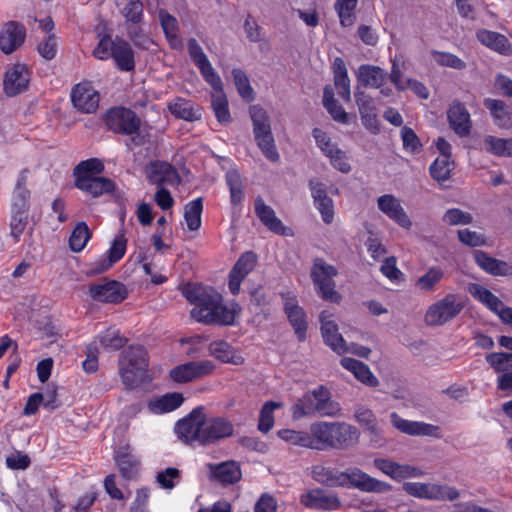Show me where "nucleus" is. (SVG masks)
Segmentation results:
<instances>
[{"mask_svg": "<svg viewBox=\"0 0 512 512\" xmlns=\"http://www.w3.org/2000/svg\"><path fill=\"white\" fill-rule=\"evenodd\" d=\"M254 209L257 217L270 231L278 235H289V229L276 216L275 211L261 197L256 198Z\"/></svg>", "mask_w": 512, "mask_h": 512, "instance_id": "obj_31", "label": "nucleus"}, {"mask_svg": "<svg viewBox=\"0 0 512 512\" xmlns=\"http://www.w3.org/2000/svg\"><path fill=\"white\" fill-rule=\"evenodd\" d=\"M202 209L201 198L194 199L185 205L184 218L189 230L195 231L200 228Z\"/></svg>", "mask_w": 512, "mask_h": 512, "instance_id": "obj_53", "label": "nucleus"}, {"mask_svg": "<svg viewBox=\"0 0 512 512\" xmlns=\"http://www.w3.org/2000/svg\"><path fill=\"white\" fill-rule=\"evenodd\" d=\"M338 274L335 266L323 259H316L311 269V278L320 297L332 303H339L341 295L335 289L334 277Z\"/></svg>", "mask_w": 512, "mask_h": 512, "instance_id": "obj_7", "label": "nucleus"}, {"mask_svg": "<svg viewBox=\"0 0 512 512\" xmlns=\"http://www.w3.org/2000/svg\"><path fill=\"white\" fill-rule=\"evenodd\" d=\"M226 182L230 190L231 201L238 204L243 198V185L237 170H229L226 173Z\"/></svg>", "mask_w": 512, "mask_h": 512, "instance_id": "obj_62", "label": "nucleus"}, {"mask_svg": "<svg viewBox=\"0 0 512 512\" xmlns=\"http://www.w3.org/2000/svg\"><path fill=\"white\" fill-rule=\"evenodd\" d=\"M120 12L127 22L138 24L142 20L143 4L140 0H128L126 4L120 8Z\"/></svg>", "mask_w": 512, "mask_h": 512, "instance_id": "obj_64", "label": "nucleus"}, {"mask_svg": "<svg viewBox=\"0 0 512 512\" xmlns=\"http://www.w3.org/2000/svg\"><path fill=\"white\" fill-rule=\"evenodd\" d=\"M183 402L182 393L172 392L150 400L147 407L151 413L159 415L176 410Z\"/></svg>", "mask_w": 512, "mask_h": 512, "instance_id": "obj_37", "label": "nucleus"}, {"mask_svg": "<svg viewBox=\"0 0 512 512\" xmlns=\"http://www.w3.org/2000/svg\"><path fill=\"white\" fill-rule=\"evenodd\" d=\"M454 169V162L448 157H438L430 166V174L436 181H445L450 178Z\"/></svg>", "mask_w": 512, "mask_h": 512, "instance_id": "obj_59", "label": "nucleus"}, {"mask_svg": "<svg viewBox=\"0 0 512 512\" xmlns=\"http://www.w3.org/2000/svg\"><path fill=\"white\" fill-rule=\"evenodd\" d=\"M485 360L495 372L505 373L512 369V353H489L485 356Z\"/></svg>", "mask_w": 512, "mask_h": 512, "instance_id": "obj_61", "label": "nucleus"}, {"mask_svg": "<svg viewBox=\"0 0 512 512\" xmlns=\"http://www.w3.org/2000/svg\"><path fill=\"white\" fill-rule=\"evenodd\" d=\"M187 49L191 60L199 69L203 79L211 86L213 90H220V87L223 86V82L218 73L213 68L211 62L209 61L197 40L194 38L189 39L187 43Z\"/></svg>", "mask_w": 512, "mask_h": 512, "instance_id": "obj_14", "label": "nucleus"}, {"mask_svg": "<svg viewBox=\"0 0 512 512\" xmlns=\"http://www.w3.org/2000/svg\"><path fill=\"white\" fill-rule=\"evenodd\" d=\"M354 96L362 124L372 134H377L379 132V123L374 99L366 92L359 89L355 91Z\"/></svg>", "mask_w": 512, "mask_h": 512, "instance_id": "obj_24", "label": "nucleus"}, {"mask_svg": "<svg viewBox=\"0 0 512 512\" xmlns=\"http://www.w3.org/2000/svg\"><path fill=\"white\" fill-rule=\"evenodd\" d=\"M257 256L252 251L243 253L229 273V289L233 295L240 291L241 282L254 269Z\"/></svg>", "mask_w": 512, "mask_h": 512, "instance_id": "obj_22", "label": "nucleus"}, {"mask_svg": "<svg viewBox=\"0 0 512 512\" xmlns=\"http://www.w3.org/2000/svg\"><path fill=\"white\" fill-rule=\"evenodd\" d=\"M321 333L323 340L334 352L344 354V338L338 332V325L333 320V314L322 311L320 314Z\"/></svg>", "mask_w": 512, "mask_h": 512, "instance_id": "obj_27", "label": "nucleus"}, {"mask_svg": "<svg viewBox=\"0 0 512 512\" xmlns=\"http://www.w3.org/2000/svg\"><path fill=\"white\" fill-rule=\"evenodd\" d=\"M343 487H351L366 493H385L392 489L389 483L380 481L357 467L343 471Z\"/></svg>", "mask_w": 512, "mask_h": 512, "instance_id": "obj_10", "label": "nucleus"}, {"mask_svg": "<svg viewBox=\"0 0 512 512\" xmlns=\"http://www.w3.org/2000/svg\"><path fill=\"white\" fill-rule=\"evenodd\" d=\"M211 105L217 120L222 124L230 123L231 115L228 107V99L223 86L214 89L211 94Z\"/></svg>", "mask_w": 512, "mask_h": 512, "instance_id": "obj_47", "label": "nucleus"}, {"mask_svg": "<svg viewBox=\"0 0 512 512\" xmlns=\"http://www.w3.org/2000/svg\"><path fill=\"white\" fill-rule=\"evenodd\" d=\"M340 363L363 384L370 387H376L379 384L378 379L365 363L349 357L342 358Z\"/></svg>", "mask_w": 512, "mask_h": 512, "instance_id": "obj_36", "label": "nucleus"}, {"mask_svg": "<svg viewBox=\"0 0 512 512\" xmlns=\"http://www.w3.org/2000/svg\"><path fill=\"white\" fill-rule=\"evenodd\" d=\"M392 425L400 432L411 436L441 437L439 426L422 421H411L401 418L396 412L390 414Z\"/></svg>", "mask_w": 512, "mask_h": 512, "instance_id": "obj_18", "label": "nucleus"}, {"mask_svg": "<svg viewBox=\"0 0 512 512\" xmlns=\"http://www.w3.org/2000/svg\"><path fill=\"white\" fill-rule=\"evenodd\" d=\"M309 187L315 208L320 213L322 221L325 224H331L334 221L335 215L334 202L328 196L324 184L311 180Z\"/></svg>", "mask_w": 512, "mask_h": 512, "instance_id": "obj_25", "label": "nucleus"}, {"mask_svg": "<svg viewBox=\"0 0 512 512\" xmlns=\"http://www.w3.org/2000/svg\"><path fill=\"white\" fill-rule=\"evenodd\" d=\"M26 30L22 24L9 22L0 34V49L5 54H11L24 42Z\"/></svg>", "mask_w": 512, "mask_h": 512, "instance_id": "obj_30", "label": "nucleus"}, {"mask_svg": "<svg viewBox=\"0 0 512 512\" xmlns=\"http://www.w3.org/2000/svg\"><path fill=\"white\" fill-rule=\"evenodd\" d=\"M313 137L317 147L322 153L329 158L331 165L342 173H348L351 166L348 162L347 156L336 143L328 136L326 132L319 128L313 130Z\"/></svg>", "mask_w": 512, "mask_h": 512, "instance_id": "obj_13", "label": "nucleus"}, {"mask_svg": "<svg viewBox=\"0 0 512 512\" xmlns=\"http://www.w3.org/2000/svg\"><path fill=\"white\" fill-rule=\"evenodd\" d=\"M464 301L458 294L449 293L431 304L424 316L428 326H442L455 319L464 309Z\"/></svg>", "mask_w": 512, "mask_h": 512, "instance_id": "obj_6", "label": "nucleus"}, {"mask_svg": "<svg viewBox=\"0 0 512 512\" xmlns=\"http://www.w3.org/2000/svg\"><path fill=\"white\" fill-rule=\"evenodd\" d=\"M210 355L224 363L241 365L244 358L227 342L223 340L214 341L209 345Z\"/></svg>", "mask_w": 512, "mask_h": 512, "instance_id": "obj_44", "label": "nucleus"}, {"mask_svg": "<svg viewBox=\"0 0 512 512\" xmlns=\"http://www.w3.org/2000/svg\"><path fill=\"white\" fill-rule=\"evenodd\" d=\"M447 118L450 128L459 137H466L470 134L472 120L464 104L459 101H454L447 111Z\"/></svg>", "mask_w": 512, "mask_h": 512, "instance_id": "obj_26", "label": "nucleus"}, {"mask_svg": "<svg viewBox=\"0 0 512 512\" xmlns=\"http://www.w3.org/2000/svg\"><path fill=\"white\" fill-rule=\"evenodd\" d=\"M30 83V71L24 64L10 67L4 76L3 89L7 96H16L27 90Z\"/></svg>", "mask_w": 512, "mask_h": 512, "instance_id": "obj_19", "label": "nucleus"}, {"mask_svg": "<svg viewBox=\"0 0 512 512\" xmlns=\"http://www.w3.org/2000/svg\"><path fill=\"white\" fill-rule=\"evenodd\" d=\"M357 0H337L335 10L339 16L340 23L344 27H349L354 23L353 11L356 8Z\"/></svg>", "mask_w": 512, "mask_h": 512, "instance_id": "obj_60", "label": "nucleus"}, {"mask_svg": "<svg viewBox=\"0 0 512 512\" xmlns=\"http://www.w3.org/2000/svg\"><path fill=\"white\" fill-rule=\"evenodd\" d=\"M477 39L486 47L501 53L509 54L512 52V46L507 37L495 31L480 29L476 33Z\"/></svg>", "mask_w": 512, "mask_h": 512, "instance_id": "obj_38", "label": "nucleus"}, {"mask_svg": "<svg viewBox=\"0 0 512 512\" xmlns=\"http://www.w3.org/2000/svg\"><path fill=\"white\" fill-rule=\"evenodd\" d=\"M283 406L281 402L268 401L266 402L261 411L258 423V429L263 432H269L274 425V411Z\"/></svg>", "mask_w": 512, "mask_h": 512, "instance_id": "obj_58", "label": "nucleus"}, {"mask_svg": "<svg viewBox=\"0 0 512 512\" xmlns=\"http://www.w3.org/2000/svg\"><path fill=\"white\" fill-rule=\"evenodd\" d=\"M104 170L103 163L97 158H90L88 160L81 161L73 171L75 180L88 179L97 177L96 175Z\"/></svg>", "mask_w": 512, "mask_h": 512, "instance_id": "obj_52", "label": "nucleus"}, {"mask_svg": "<svg viewBox=\"0 0 512 512\" xmlns=\"http://www.w3.org/2000/svg\"><path fill=\"white\" fill-rule=\"evenodd\" d=\"M323 105L335 121L342 124L348 123V114L335 100L331 86L324 88Z\"/></svg>", "mask_w": 512, "mask_h": 512, "instance_id": "obj_51", "label": "nucleus"}, {"mask_svg": "<svg viewBox=\"0 0 512 512\" xmlns=\"http://www.w3.org/2000/svg\"><path fill=\"white\" fill-rule=\"evenodd\" d=\"M148 179L152 184H176L179 181L178 174L173 166L167 162L152 163L148 170Z\"/></svg>", "mask_w": 512, "mask_h": 512, "instance_id": "obj_35", "label": "nucleus"}, {"mask_svg": "<svg viewBox=\"0 0 512 512\" xmlns=\"http://www.w3.org/2000/svg\"><path fill=\"white\" fill-rule=\"evenodd\" d=\"M168 109L175 117L185 121H196L201 118L199 106L184 98H177L170 102Z\"/></svg>", "mask_w": 512, "mask_h": 512, "instance_id": "obj_43", "label": "nucleus"}, {"mask_svg": "<svg viewBox=\"0 0 512 512\" xmlns=\"http://www.w3.org/2000/svg\"><path fill=\"white\" fill-rule=\"evenodd\" d=\"M358 82L364 87L381 88L387 80V73L379 66L362 64L356 72Z\"/></svg>", "mask_w": 512, "mask_h": 512, "instance_id": "obj_33", "label": "nucleus"}, {"mask_svg": "<svg viewBox=\"0 0 512 512\" xmlns=\"http://www.w3.org/2000/svg\"><path fill=\"white\" fill-rule=\"evenodd\" d=\"M213 475L222 484H233L241 479V470L234 461L223 462L213 469Z\"/></svg>", "mask_w": 512, "mask_h": 512, "instance_id": "obj_48", "label": "nucleus"}, {"mask_svg": "<svg viewBox=\"0 0 512 512\" xmlns=\"http://www.w3.org/2000/svg\"><path fill=\"white\" fill-rule=\"evenodd\" d=\"M483 142L487 152L500 157H512V138L503 139L488 135Z\"/></svg>", "mask_w": 512, "mask_h": 512, "instance_id": "obj_50", "label": "nucleus"}, {"mask_svg": "<svg viewBox=\"0 0 512 512\" xmlns=\"http://www.w3.org/2000/svg\"><path fill=\"white\" fill-rule=\"evenodd\" d=\"M115 461L121 475L126 479H134L138 473L139 460L128 451H119Z\"/></svg>", "mask_w": 512, "mask_h": 512, "instance_id": "obj_49", "label": "nucleus"}, {"mask_svg": "<svg viewBox=\"0 0 512 512\" xmlns=\"http://www.w3.org/2000/svg\"><path fill=\"white\" fill-rule=\"evenodd\" d=\"M284 311L292 325L298 340L303 341L306 337L307 315L302 307L299 306L297 298L290 294L283 295Z\"/></svg>", "mask_w": 512, "mask_h": 512, "instance_id": "obj_23", "label": "nucleus"}, {"mask_svg": "<svg viewBox=\"0 0 512 512\" xmlns=\"http://www.w3.org/2000/svg\"><path fill=\"white\" fill-rule=\"evenodd\" d=\"M91 237L90 230L85 222L78 223L69 239L70 248L74 252L82 251Z\"/></svg>", "mask_w": 512, "mask_h": 512, "instance_id": "obj_57", "label": "nucleus"}, {"mask_svg": "<svg viewBox=\"0 0 512 512\" xmlns=\"http://www.w3.org/2000/svg\"><path fill=\"white\" fill-rule=\"evenodd\" d=\"M126 244L127 241L123 235L117 236L113 240L110 249L94 262L90 273L100 274L111 268L113 264L118 262L124 256L126 252Z\"/></svg>", "mask_w": 512, "mask_h": 512, "instance_id": "obj_29", "label": "nucleus"}, {"mask_svg": "<svg viewBox=\"0 0 512 512\" xmlns=\"http://www.w3.org/2000/svg\"><path fill=\"white\" fill-rule=\"evenodd\" d=\"M232 76L239 95L247 102L253 101L255 94L246 73L242 69L235 68L232 70Z\"/></svg>", "mask_w": 512, "mask_h": 512, "instance_id": "obj_54", "label": "nucleus"}, {"mask_svg": "<svg viewBox=\"0 0 512 512\" xmlns=\"http://www.w3.org/2000/svg\"><path fill=\"white\" fill-rule=\"evenodd\" d=\"M204 424L205 409L198 406L176 423L175 433L186 444L197 442L203 445Z\"/></svg>", "mask_w": 512, "mask_h": 512, "instance_id": "obj_9", "label": "nucleus"}, {"mask_svg": "<svg viewBox=\"0 0 512 512\" xmlns=\"http://www.w3.org/2000/svg\"><path fill=\"white\" fill-rule=\"evenodd\" d=\"M234 425L225 417L217 416L207 418L205 415V424L203 432V445L215 443L221 439L233 435Z\"/></svg>", "mask_w": 512, "mask_h": 512, "instance_id": "obj_21", "label": "nucleus"}, {"mask_svg": "<svg viewBox=\"0 0 512 512\" xmlns=\"http://www.w3.org/2000/svg\"><path fill=\"white\" fill-rule=\"evenodd\" d=\"M148 367L146 350L141 346H130L119 359V373L123 384L132 389L144 382Z\"/></svg>", "mask_w": 512, "mask_h": 512, "instance_id": "obj_4", "label": "nucleus"}, {"mask_svg": "<svg viewBox=\"0 0 512 512\" xmlns=\"http://www.w3.org/2000/svg\"><path fill=\"white\" fill-rule=\"evenodd\" d=\"M183 296L195 307L191 310V317L206 325H232L235 320V311L221 304V297L212 289L201 285L187 284L182 289Z\"/></svg>", "mask_w": 512, "mask_h": 512, "instance_id": "obj_1", "label": "nucleus"}, {"mask_svg": "<svg viewBox=\"0 0 512 512\" xmlns=\"http://www.w3.org/2000/svg\"><path fill=\"white\" fill-rule=\"evenodd\" d=\"M281 440L288 444L311 449L309 431H297L293 429H282L278 431Z\"/></svg>", "mask_w": 512, "mask_h": 512, "instance_id": "obj_55", "label": "nucleus"}, {"mask_svg": "<svg viewBox=\"0 0 512 512\" xmlns=\"http://www.w3.org/2000/svg\"><path fill=\"white\" fill-rule=\"evenodd\" d=\"M314 481L326 487H343V471L334 467L317 464L311 467Z\"/></svg>", "mask_w": 512, "mask_h": 512, "instance_id": "obj_34", "label": "nucleus"}, {"mask_svg": "<svg viewBox=\"0 0 512 512\" xmlns=\"http://www.w3.org/2000/svg\"><path fill=\"white\" fill-rule=\"evenodd\" d=\"M100 345L107 350H119L127 342V339L121 335L119 329L111 327L98 336Z\"/></svg>", "mask_w": 512, "mask_h": 512, "instance_id": "obj_56", "label": "nucleus"}, {"mask_svg": "<svg viewBox=\"0 0 512 512\" xmlns=\"http://www.w3.org/2000/svg\"><path fill=\"white\" fill-rule=\"evenodd\" d=\"M106 125L115 133L133 135L140 128V118L130 109L115 107L110 109L105 116Z\"/></svg>", "mask_w": 512, "mask_h": 512, "instance_id": "obj_12", "label": "nucleus"}, {"mask_svg": "<svg viewBox=\"0 0 512 512\" xmlns=\"http://www.w3.org/2000/svg\"><path fill=\"white\" fill-rule=\"evenodd\" d=\"M99 93L90 82L77 84L71 93V100L75 108L84 113H93L99 104Z\"/></svg>", "mask_w": 512, "mask_h": 512, "instance_id": "obj_20", "label": "nucleus"}, {"mask_svg": "<svg viewBox=\"0 0 512 512\" xmlns=\"http://www.w3.org/2000/svg\"><path fill=\"white\" fill-rule=\"evenodd\" d=\"M341 406L331 397V392L323 385L304 393L292 406V418L300 420L304 417H340Z\"/></svg>", "mask_w": 512, "mask_h": 512, "instance_id": "obj_3", "label": "nucleus"}, {"mask_svg": "<svg viewBox=\"0 0 512 512\" xmlns=\"http://www.w3.org/2000/svg\"><path fill=\"white\" fill-rule=\"evenodd\" d=\"M58 39L55 34L46 35L37 45L39 55L45 60H52L55 58L58 51Z\"/></svg>", "mask_w": 512, "mask_h": 512, "instance_id": "obj_63", "label": "nucleus"}, {"mask_svg": "<svg viewBox=\"0 0 512 512\" xmlns=\"http://www.w3.org/2000/svg\"><path fill=\"white\" fill-rule=\"evenodd\" d=\"M215 365L210 360L190 361L173 368L169 375L177 383H186L212 374Z\"/></svg>", "mask_w": 512, "mask_h": 512, "instance_id": "obj_15", "label": "nucleus"}, {"mask_svg": "<svg viewBox=\"0 0 512 512\" xmlns=\"http://www.w3.org/2000/svg\"><path fill=\"white\" fill-rule=\"evenodd\" d=\"M249 114L253 124L254 138L259 149L267 159L277 162L280 156L276 149L268 113L262 107L253 105L249 109Z\"/></svg>", "mask_w": 512, "mask_h": 512, "instance_id": "obj_5", "label": "nucleus"}, {"mask_svg": "<svg viewBox=\"0 0 512 512\" xmlns=\"http://www.w3.org/2000/svg\"><path fill=\"white\" fill-rule=\"evenodd\" d=\"M300 503L309 509L319 511H338L343 503L335 491L320 487L306 490L300 495Z\"/></svg>", "mask_w": 512, "mask_h": 512, "instance_id": "obj_11", "label": "nucleus"}, {"mask_svg": "<svg viewBox=\"0 0 512 512\" xmlns=\"http://www.w3.org/2000/svg\"><path fill=\"white\" fill-rule=\"evenodd\" d=\"M473 258L477 265L484 270L486 273L493 276H510L512 275V265L509 263L493 258L488 253L475 250L473 252Z\"/></svg>", "mask_w": 512, "mask_h": 512, "instance_id": "obj_32", "label": "nucleus"}, {"mask_svg": "<svg viewBox=\"0 0 512 512\" xmlns=\"http://www.w3.org/2000/svg\"><path fill=\"white\" fill-rule=\"evenodd\" d=\"M403 490L410 496L435 501H454L460 497L455 487L436 483L406 482Z\"/></svg>", "mask_w": 512, "mask_h": 512, "instance_id": "obj_8", "label": "nucleus"}, {"mask_svg": "<svg viewBox=\"0 0 512 512\" xmlns=\"http://www.w3.org/2000/svg\"><path fill=\"white\" fill-rule=\"evenodd\" d=\"M489 110L495 124L500 128H512V112L502 100L487 98L483 102Z\"/></svg>", "mask_w": 512, "mask_h": 512, "instance_id": "obj_42", "label": "nucleus"}, {"mask_svg": "<svg viewBox=\"0 0 512 512\" xmlns=\"http://www.w3.org/2000/svg\"><path fill=\"white\" fill-rule=\"evenodd\" d=\"M112 59L116 67L122 71L129 72L135 68L134 51L128 42L119 37H116Z\"/></svg>", "mask_w": 512, "mask_h": 512, "instance_id": "obj_41", "label": "nucleus"}, {"mask_svg": "<svg viewBox=\"0 0 512 512\" xmlns=\"http://www.w3.org/2000/svg\"><path fill=\"white\" fill-rule=\"evenodd\" d=\"M445 276L444 270L439 266L430 267L425 274L415 282V288L422 293L434 292Z\"/></svg>", "mask_w": 512, "mask_h": 512, "instance_id": "obj_45", "label": "nucleus"}, {"mask_svg": "<svg viewBox=\"0 0 512 512\" xmlns=\"http://www.w3.org/2000/svg\"><path fill=\"white\" fill-rule=\"evenodd\" d=\"M373 465L393 480L402 481L407 478L419 477L422 475L420 469L410 465H402L384 458H376Z\"/></svg>", "mask_w": 512, "mask_h": 512, "instance_id": "obj_28", "label": "nucleus"}, {"mask_svg": "<svg viewBox=\"0 0 512 512\" xmlns=\"http://www.w3.org/2000/svg\"><path fill=\"white\" fill-rule=\"evenodd\" d=\"M26 182L25 172H21L12 195L11 210L13 211L28 212L29 210L30 191L26 188Z\"/></svg>", "mask_w": 512, "mask_h": 512, "instance_id": "obj_46", "label": "nucleus"}, {"mask_svg": "<svg viewBox=\"0 0 512 512\" xmlns=\"http://www.w3.org/2000/svg\"><path fill=\"white\" fill-rule=\"evenodd\" d=\"M75 187L93 197H99L111 192L114 189V184L108 178L93 177L75 180Z\"/></svg>", "mask_w": 512, "mask_h": 512, "instance_id": "obj_39", "label": "nucleus"}, {"mask_svg": "<svg viewBox=\"0 0 512 512\" xmlns=\"http://www.w3.org/2000/svg\"><path fill=\"white\" fill-rule=\"evenodd\" d=\"M468 292L497 316L504 307V303L496 295L480 284L470 283Z\"/></svg>", "mask_w": 512, "mask_h": 512, "instance_id": "obj_40", "label": "nucleus"}, {"mask_svg": "<svg viewBox=\"0 0 512 512\" xmlns=\"http://www.w3.org/2000/svg\"><path fill=\"white\" fill-rule=\"evenodd\" d=\"M311 449H346L359 441L358 429L346 422L317 421L310 425Z\"/></svg>", "mask_w": 512, "mask_h": 512, "instance_id": "obj_2", "label": "nucleus"}, {"mask_svg": "<svg viewBox=\"0 0 512 512\" xmlns=\"http://www.w3.org/2000/svg\"><path fill=\"white\" fill-rule=\"evenodd\" d=\"M89 295L95 301L116 304L127 297V291L122 283L112 280L90 285Z\"/></svg>", "mask_w": 512, "mask_h": 512, "instance_id": "obj_16", "label": "nucleus"}, {"mask_svg": "<svg viewBox=\"0 0 512 512\" xmlns=\"http://www.w3.org/2000/svg\"><path fill=\"white\" fill-rule=\"evenodd\" d=\"M377 207L390 220L394 221L403 229L409 230L412 227L411 219L396 196L384 194L378 197Z\"/></svg>", "mask_w": 512, "mask_h": 512, "instance_id": "obj_17", "label": "nucleus"}]
</instances>
